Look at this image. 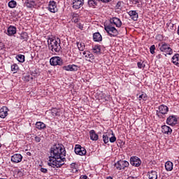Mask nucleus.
<instances>
[{"mask_svg": "<svg viewBox=\"0 0 179 179\" xmlns=\"http://www.w3.org/2000/svg\"><path fill=\"white\" fill-rule=\"evenodd\" d=\"M48 166L59 169L65 164L66 150L62 144H55L50 148Z\"/></svg>", "mask_w": 179, "mask_h": 179, "instance_id": "1", "label": "nucleus"}, {"mask_svg": "<svg viewBox=\"0 0 179 179\" xmlns=\"http://www.w3.org/2000/svg\"><path fill=\"white\" fill-rule=\"evenodd\" d=\"M48 45L49 50H51L52 52H59V51L62 50V48L61 47V39H59V38H48Z\"/></svg>", "mask_w": 179, "mask_h": 179, "instance_id": "2", "label": "nucleus"}, {"mask_svg": "<svg viewBox=\"0 0 179 179\" xmlns=\"http://www.w3.org/2000/svg\"><path fill=\"white\" fill-rule=\"evenodd\" d=\"M158 47L162 52H165V54H167L168 55H171V54H173V49H171V48H170V45L166 42L159 43Z\"/></svg>", "mask_w": 179, "mask_h": 179, "instance_id": "3", "label": "nucleus"}, {"mask_svg": "<svg viewBox=\"0 0 179 179\" xmlns=\"http://www.w3.org/2000/svg\"><path fill=\"white\" fill-rule=\"evenodd\" d=\"M104 29L110 37H117L118 35V30H117L116 27H112V25H105Z\"/></svg>", "mask_w": 179, "mask_h": 179, "instance_id": "4", "label": "nucleus"}, {"mask_svg": "<svg viewBox=\"0 0 179 179\" xmlns=\"http://www.w3.org/2000/svg\"><path fill=\"white\" fill-rule=\"evenodd\" d=\"M116 170H125V168L129 166V162L125 160H120L114 164Z\"/></svg>", "mask_w": 179, "mask_h": 179, "instance_id": "5", "label": "nucleus"}, {"mask_svg": "<svg viewBox=\"0 0 179 179\" xmlns=\"http://www.w3.org/2000/svg\"><path fill=\"white\" fill-rule=\"evenodd\" d=\"M167 113H169V107L162 104L159 106L158 110L156 111V115H157L159 118H162L163 115L167 114Z\"/></svg>", "mask_w": 179, "mask_h": 179, "instance_id": "6", "label": "nucleus"}, {"mask_svg": "<svg viewBox=\"0 0 179 179\" xmlns=\"http://www.w3.org/2000/svg\"><path fill=\"white\" fill-rule=\"evenodd\" d=\"M50 64L52 66H57V65L62 66V65H64V61L60 57H53L50 58Z\"/></svg>", "mask_w": 179, "mask_h": 179, "instance_id": "7", "label": "nucleus"}, {"mask_svg": "<svg viewBox=\"0 0 179 179\" xmlns=\"http://www.w3.org/2000/svg\"><path fill=\"white\" fill-rule=\"evenodd\" d=\"M74 152L76 155H78L79 156H85L87 153L86 148L82 147L80 145H76Z\"/></svg>", "mask_w": 179, "mask_h": 179, "instance_id": "8", "label": "nucleus"}, {"mask_svg": "<svg viewBox=\"0 0 179 179\" xmlns=\"http://www.w3.org/2000/svg\"><path fill=\"white\" fill-rule=\"evenodd\" d=\"M73 9H80L85 5V0H72Z\"/></svg>", "mask_w": 179, "mask_h": 179, "instance_id": "9", "label": "nucleus"}, {"mask_svg": "<svg viewBox=\"0 0 179 179\" xmlns=\"http://www.w3.org/2000/svg\"><path fill=\"white\" fill-rule=\"evenodd\" d=\"M177 122H178V119L177 118V116L174 115L169 116L166 119V124L168 125H171V127H174V125H176Z\"/></svg>", "mask_w": 179, "mask_h": 179, "instance_id": "10", "label": "nucleus"}, {"mask_svg": "<svg viewBox=\"0 0 179 179\" xmlns=\"http://www.w3.org/2000/svg\"><path fill=\"white\" fill-rule=\"evenodd\" d=\"M11 162L14 164H17V163H20L22 160H23V156L21 154H14L11 156Z\"/></svg>", "mask_w": 179, "mask_h": 179, "instance_id": "11", "label": "nucleus"}, {"mask_svg": "<svg viewBox=\"0 0 179 179\" xmlns=\"http://www.w3.org/2000/svg\"><path fill=\"white\" fill-rule=\"evenodd\" d=\"M130 164L135 167H139V166L142 164V161H141V159L138 157H131L130 158Z\"/></svg>", "mask_w": 179, "mask_h": 179, "instance_id": "12", "label": "nucleus"}, {"mask_svg": "<svg viewBox=\"0 0 179 179\" xmlns=\"http://www.w3.org/2000/svg\"><path fill=\"white\" fill-rule=\"evenodd\" d=\"M110 24H115V26H116V27H121L122 26V22L121 21V20L117 17H113L112 18L110 19L109 20Z\"/></svg>", "mask_w": 179, "mask_h": 179, "instance_id": "13", "label": "nucleus"}, {"mask_svg": "<svg viewBox=\"0 0 179 179\" xmlns=\"http://www.w3.org/2000/svg\"><path fill=\"white\" fill-rule=\"evenodd\" d=\"M48 10L50 11L52 13H55L58 12V8L57 7V3L54 1H50L48 3Z\"/></svg>", "mask_w": 179, "mask_h": 179, "instance_id": "14", "label": "nucleus"}, {"mask_svg": "<svg viewBox=\"0 0 179 179\" xmlns=\"http://www.w3.org/2000/svg\"><path fill=\"white\" fill-rule=\"evenodd\" d=\"M78 69H79V67L75 64H69V65L64 66L62 67V69H64V71H71V72H75V71H78Z\"/></svg>", "mask_w": 179, "mask_h": 179, "instance_id": "15", "label": "nucleus"}, {"mask_svg": "<svg viewBox=\"0 0 179 179\" xmlns=\"http://www.w3.org/2000/svg\"><path fill=\"white\" fill-rule=\"evenodd\" d=\"M8 111H9L8 107L3 106L0 109V118H6L8 117Z\"/></svg>", "mask_w": 179, "mask_h": 179, "instance_id": "16", "label": "nucleus"}, {"mask_svg": "<svg viewBox=\"0 0 179 179\" xmlns=\"http://www.w3.org/2000/svg\"><path fill=\"white\" fill-rule=\"evenodd\" d=\"M162 132L166 135H171L173 129H171V127L167 125H164L162 127Z\"/></svg>", "mask_w": 179, "mask_h": 179, "instance_id": "17", "label": "nucleus"}, {"mask_svg": "<svg viewBox=\"0 0 179 179\" xmlns=\"http://www.w3.org/2000/svg\"><path fill=\"white\" fill-rule=\"evenodd\" d=\"M83 55H85L86 60L89 61L90 62L91 60L93 61V59H94V55H93V54H92L90 51L83 52Z\"/></svg>", "mask_w": 179, "mask_h": 179, "instance_id": "18", "label": "nucleus"}, {"mask_svg": "<svg viewBox=\"0 0 179 179\" xmlns=\"http://www.w3.org/2000/svg\"><path fill=\"white\" fill-rule=\"evenodd\" d=\"M128 15L134 22H136V20H138V17H139V15L136 13V10H130L129 11Z\"/></svg>", "mask_w": 179, "mask_h": 179, "instance_id": "19", "label": "nucleus"}, {"mask_svg": "<svg viewBox=\"0 0 179 179\" xmlns=\"http://www.w3.org/2000/svg\"><path fill=\"white\" fill-rule=\"evenodd\" d=\"M6 34H8V36H13L16 34V27L10 25L7 29Z\"/></svg>", "mask_w": 179, "mask_h": 179, "instance_id": "20", "label": "nucleus"}, {"mask_svg": "<svg viewBox=\"0 0 179 179\" xmlns=\"http://www.w3.org/2000/svg\"><path fill=\"white\" fill-rule=\"evenodd\" d=\"M93 40L96 43H100V41H103V37L99 32H96L93 34Z\"/></svg>", "mask_w": 179, "mask_h": 179, "instance_id": "21", "label": "nucleus"}, {"mask_svg": "<svg viewBox=\"0 0 179 179\" xmlns=\"http://www.w3.org/2000/svg\"><path fill=\"white\" fill-rule=\"evenodd\" d=\"M90 138L91 141H99V135L93 129L90 131Z\"/></svg>", "mask_w": 179, "mask_h": 179, "instance_id": "22", "label": "nucleus"}, {"mask_svg": "<svg viewBox=\"0 0 179 179\" xmlns=\"http://www.w3.org/2000/svg\"><path fill=\"white\" fill-rule=\"evenodd\" d=\"M25 6L27 8H34L36 6V1L34 0H26L25 1Z\"/></svg>", "mask_w": 179, "mask_h": 179, "instance_id": "23", "label": "nucleus"}, {"mask_svg": "<svg viewBox=\"0 0 179 179\" xmlns=\"http://www.w3.org/2000/svg\"><path fill=\"white\" fill-rule=\"evenodd\" d=\"M51 113L53 117H61V109H57V108H52Z\"/></svg>", "mask_w": 179, "mask_h": 179, "instance_id": "24", "label": "nucleus"}, {"mask_svg": "<svg viewBox=\"0 0 179 179\" xmlns=\"http://www.w3.org/2000/svg\"><path fill=\"white\" fill-rule=\"evenodd\" d=\"M92 51L94 54H101V46L100 45H95L92 47Z\"/></svg>", "mask_w": 179, "mask_h": 179, "instance_id": "25", "label": "nucleus"}, {"mask_svg": "<svg viewBox=\"0 0 179 179\" xmlns=\"http://www.w3.org/2000/svg\"><path fill=\"white\" fill-rule=\"evenodd\" d=\"M45 124H44V122H37L36 123V128H37V129H39V131H41V129H45Z\"/></svg>", "mask_w": 179, "mask_h": 179, "instance_id": "26", "label": "nucleus"}, {"mask_svg": "<svg viewBox=\"0 0 179 179\" xmlns=\"http://www.w3.org/2000/svg\"><path fill=\"white\" fill-rule=\"evenodd\" d=\"M110 136H111V133L110 132L106 133L103 135V141L104 143H108V141H110Z\"/></svg>", "mask_w": 179, "mask_h": 179, "instance_id": "27", "label": "nucleus"}, {"mask_svg": "<svg viewBox=\"0 0 179 179\" xmlns=\"http://www.w3.org/2000/svg\"><path fill=\"white\" fill-rule=\"evenodd\" d=\"M165 169L166 171H171L173 170V162L168 161L165 163Z\"/></svg>", "mask_w": 179, "mask_h": 179, "instance_id": "28", "label": "nucleus"}, {"mask_svg": "<svg viewBox=\"0 0 179 179\" xmlns=\"http://www.w3.org/2000/svg\"><path fill=\"white\" fill-rule=\"evenodd\" d=\"M20 38L22 40V41H27V40H29V34L27 32H22Z\"/></svg>", "mask_w": 179, "mask_h": 179, "instance_id": "29", "label": "nucleus"}, {"mask_svg": "<svg viewBox=\"0 0 179 179\" xmlns=\"http://www.w3.org/2000/svg\"><path fill=\"white\" fill-rule=\"evenodd\" d=\"M172 62L174 65H179V54L173 56Z\"/></svg>", "mask_w": 179, "mask_h": 179, "instance_id": "30", "label": "nucleus"}, {"mask_svg": "<svg viewBox=\"0 0 179 179\" xmlns=\"http://www.w3.org/2000/svg\"><path fill=\"white\" fill-rule=\"evenodd\" d=\"M87 4L90 8H96L97 6V1L96 0H88Z\"/></svg>", "mask_w": 179, "mask_h": 179, "instance_id": "31", "label": "nucleus"}, {"mask_svg": "<svg viewBox=\"0 0 179 179\" xmlns=\"http://www.w3.org/2000/svg\"><path fill=\"white\" fill-rule=\"evenodd\" d=\"M8 6L11 9H13V8H16V6H17V3L15 0H11L8 2Z\"/></svg>", "mask_w": 179, "mask_h": 179, "instance_id": "32", "label": "nucleus"}, {"mask_svg": "<svg viewBox=\"0 0 179 179\" xmlns=\"http://www.w3.org/2000/svg\"><path fill=\"white\" fill-rule=\"evenodd\" d=\"M149 179H157V172L155 171H152L149 176H148Z\"/></svg>", "mask_w": 179, "mask_h": 179, "instance_id": "33", "label": "nucleus"}, {"mask_svg": "<svg viewBox=\"0 0 179 179\" xmlns=\"http://www.w3.org/2000/svg\"><path fill=\"white\" fill-rule=\"evenodd\" d=\"M110 135H112V136H109V141L110 142V143H114V142H115V141H117V137H115V135H114V132L113 131H110Z\"/></svg>", "mask_w": 179, "mask_h": 179, "instance_id": "34", "label": "nucleus"}, {"mask_svg": "<svg viewBox=\"0 0 179 179\" xmlns=\"http://www.w3.org/2000/svg\"><path fill=\"white\" fill-rule=\"evenodd\" d=\"M16 59L18 62L23 63L24 62V55H18L16 56Z\"/></svg>", "mask_w": 179, "mask_h": 179, "instance_id": "35", "label": "nucleus"}, {"mask_svg": "<svg viewBox=\"0 0 179 179\" xmlns=\"http://www.w3.org/2000/svg\"><path fill=\"white\" fill-rule=\"evenodd\" d=\"M11 71L13 73H16L19 71V66L16 64L11 65Z\"/></svg>", "mask_w": 179, "mask_h": 179, "instance_id": "36", "label": "nucleus"}, {"mask_svg": "<svg viewBox=\"0 0 179 179\" xmlns=\"http://www.w3.org/2000/svg\"><path fill=\"white\" fill-rule=\"evenodd\" d=\"M140 100H143L144 101H146L148 100V95L145 92H142L141 94L139 95Z\"/></svg>", "mask_w": 179, "mask_h": 179, "instance_id": "37", "label": "nucleus"}, {"mask_svg": "<svg viewBox=\"0 0 179 179\" xmlns=\"http://www.w3.org/2000/svg\"><path fill=\"white\" fill-rule=\"evenodd\" d=\"M77 45L80 51H83L85 50V43H77Z\"/></svg>", "mask_w": 179, "mask_h": 179, "instance_id": "38", "label": "nucleus"}, {"mask_svg": "<svg viewBox=\"0 0 179 179\" xmlns=\"http://www.w3.org/2000/svg\"><path fill=\"white\" fill-rule=\"evenodd\" d=\"M155 50H156V46L155 45H152L150 48V52L151 54H155Z\"/></svg>", "mask_w": 179, "mask_h": 179, "instance_id": "39", "label": "nucleus"}, {"mask_svg": "<svg viewBox=\"0 0 179 179\" xmlns=\"http://www.w3.org/2000/svg\"><path fill=\"white\" fill-rule=\"evenodd\" d=\"M137 66H138V68H139V69H142V68H144L145 66V64L141 62L137 63Z\"/></svg>", "mask_w": 179, "mask_h": 179, "instance_id": "40", "label": "nucleus"}, {"mask_svg": "<svg viewBox=\"0 0 179 179\" xmlns=\"http://www.w3.org/2000/svg\"><path fill=\"white\" fill-rule=\"evenodd\" d=\"M16 173H17L18 177H23V171L22 170L17 169L16 171Z\"/></svg>", "mask_w": 179, "mask_h": 179, "instance_id": "41", "label": "nucleus"}, {"mask_svg": "<svg viewBox=\"0 0 179 179\" xmlns=\"http://www.w3.org/2000/svg\"><path fill=\"white\" fill-rule=\"evenodd\" d=\"M41 173H43L44 174H47L48 173V170L45 168H41Z\"/></svg>", "mask_w": 179, "mask_h": 179, "instance_id": "42", "label": "nucleus"}, {"mask_svg": "<svg viewBox=\"0 0 179 179\" xmlns=\"http://www.w3.org/2000/svg\"><path fill=\"white\" fill-rule=\"evenodd\" d=\"M132 5H138L139 3V0H129Z\"/></svg>", "mask_w": 179, "mask_h": 179, "instance_id": "43", "label": "nucleus"}, {"mask_svg": "<svg viewBox=\"0 0 179 179\" xmlns=\"http://www.w3.org/2000/svg\"><path fill=\"white\" fill-rule=\"evenodd\" d=\"M77 27L80 29V30H83V24L81 23H77Z\"/></svg>", "mask_w": 179, "mask_h": 179, "instance_id": "44", "label": "nucleus"}, {"mask_svg": "<svg viewBox=\"0 0 179 179\" xmlns=\"http://www.w3.org/2000/svg\"><path fill=\"white\" fill-rule=\"evenodd\" d=\"M100 2H102V3H109V2H111L113 0H99Z\"/></svg>", "mask_w": 179, "mask_h": 179, "instance_id": "45", "label": "nucleus"}, {"mask_svg": "<svg viewBox=\"0 0 179 179\" xmlns=\"http://www.w3.org/2000/svg\"><path fill=\"white\" fill-rule=\"evenodd\" d=\"M5 48V45L2 43H0V51L1 50H3Z\"/></svg>", "mask_w": 179, "mask_h": 179, "instance_id": "46", "label": "nucleus"}, {"mask_svg": "<svg viewBox=\"0 0 179 179\" xmlns=\"http://www.w3.org/2000/svg\"><path fill=\"white\" fill-rule=\"evenodd\" d=\"M35 141L38 143L40 141H41V138L38 136H35Z\"/></svg>", "mask_w": 179, "mask_h": 179, "instance_id": "47", "label": "nucleus"}, {"mask_svg": "<svg viewBox=\"0 0 179 179\" xmlns=\"http://www.w3.org/2000/svg\"><path fill=\"white\" fill-rule=\"evenodd\" d=\"M73 21L74 22V23H77L78 24L79 22V19L73 17Z\"/></svg>", "mask_w": 179, "mask_h": 179, "instance_id": "48", "label": "nucleus"}, {"mask_svg": "<svg viewBox=\"0 0 179 179\" xmlns=\"http://www.w3.org/2000/svg\"><path fill=\"white\" fill-rule=\"evenodd\" d=\"M116 6H117V8H120V6H121V2H120V1H118L117 3V5H116Z\"/></svg>", "mask_w": 179, "mask_h": 179, "instance_id": "49", "label": "nucleus"}, {"mask_svg": "<svg viewBox=\"0 0 179 179\" xmlns=\"http://www.w3.org/2000/svg\"><path fill=\"white\" fill-rule=\"evenodd\" d=\"M157 58L158 59H160V58H162V55H157Z\"/></svg>", "mask_w": 179, "mask_h": 179, "instance_id": "50", "label": "nucleus"}, {"mask_svg": "<svg viewBox=\"0 0 179 179\" xmlns=\"http://www.w3.org/2000/svg\"><path fill=\"white\" fill-rule=\"evenodd\" d=\"M27 156H31V152H27Z\"/></svg>", "mask_w": 179, "mask_h": 179, "instance_id": "51", "label": "nucleus"}, {"mask_svg": "<svg viewBox=\"0 0 179 179\" xmlns=\"http://www.w3.org/2000/svg\"><path fill=\"white\" fill-rule=\"evenodd\" d=\"M75 166H76V164H75V163H72V164H71V166H72V167H74V169H75Z\"/></svg>", "mask_w": 179, "mask_h": 179, "instance_id": "52", "label": "nucleus"}, {"mask_svg": "<svg viewBox=\"0 0 179 179\" xmlns=\"http://www.w3.org/2000/svg\"><path fill=\"white\" fill-rule=\"evenodd\" d=\"M138 8H141L142 6L141 4H137Z\"/></svg>", "mask_w": 179, "mask_h": 179, "instance_id": "53", "label": "nucleus"}, {"mask_svg": "<svg viewBox=\"0 0 179 179\" xmlns=\"http://www.w3.org/2000/svg\"><path fill=\"white\" fill-rule=\"evenodd\" d=\"M1 147H2V144L0 143V148H1Z\"/></svg>", "mask_w": 179, "mask_h": 179, "instance_id": "54", "label": "nucleus"}, {"mask_svg": "<svg viewBox=\"0 0 179 179\" xmlns=\"http://www.w3.org/2000/svg\"><path fill=\"white\" fill-rule=\"evenodd\" d=\"M105 100L107 101V100H108V99H106Z\"/></svg>", "mask_w": 179, "mask_h": 179, "instance_id": "55", "label": "nucleus"}, {"mask_svg": "<svg viewBox=\"0 0 179 179\" xmlns=\"http://www.w3.org/2000/svg\"><path fill=\"white\" fill-rule=\"evenodd\" d=\"M0 138H1V133H0Z\"/></svg>", "mask_w": 179, "mask_h": 179, "instance_id": "56", "label": "nucleus"}]
</instances>
